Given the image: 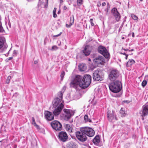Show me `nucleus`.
<instances>
[{
    "instance_id": "obj_1",
    "label": "nucleus",
    "mask_w": 148,
    "mask_h": 148,
    "mask_svg": "<svg viewBox=\"0 0 148 148\" xmlns=\"http://www.w3.org/2000/svg\"><path fill=\"white\" fill-rule=\"evenodd\" d=\"M91 80V77L89 75H85L84 77L77 75L71 81L70 86L76 88L79 86L82 88H85L90 85Z\"/></svg>"
},
{
    "instance_id": "obj_2",
    "label": "nucleus",
    "mask_w": 148,
    "mask_h": 148,
    "mask_svg": "<svg viewBox=\"0 0 148 148\" xmlns=\"http://www.w3.org/2000/svg\"><path fill=\"white\" fill-rule=\"evenodd\" d=\"M62 92H60L58 93L57 96L53 101V107L55 108L53 113L56 116L58 115L64 108V102L62 100Z\"/></svg>"
},
{
    "instance_id": "obj_3",
    "label": "nucleus",
    "mask_w": 148,
    "mask_h": 148,
    "mask_svg": "<svg viewBox=\"0 0 148 148\" xmlns=\"http://www.w3.org/2000/svg\"><path fill=\"white\" fill-rule=\"evenodd\" d=\"M110 90L114 93L119 92L122 88L121 82L116 80L112 82L109 85Z\"/></svg>"
},
{
    "instance_id": "obj_4",
    "label": "nucleus",
    "mask_w": 148,
    "mask_h": 148,
    "mask_svg": "<svg viewBox=\"0 0 148 148\" xmlns=\"http://www.w3.org/2000/svg\"><path fill=\"white\" fill-rule=\"evenodd\" d=\"M80 130L84 132L85 135L89 137H92L95 134L94 130L91 128L88 127H83L80 128Z\"/></svg>"
},
{
    "instance_id": "obj_5",
    "label": "nucleus",
    "mask_w": 148,
    "mask_h": 148,
    "mask_svg": "<svg viewBox=\"0 0 148 148\" xmlns=\"http://www.w3.org/2000/svg\"><path fill=\"white\" fill-rule=\"evenodd\" d=\"M107 113V119L109 121L114 122L117 120V118L114 111L108 110Z\"/></svg>"
},
{
    "instance_id": "obj_6",
    "label": "nucleus",
    "mask_w": 148,
    "mask_h": 148,
    "mask_svg": "<svg viewBox=\"0 0 148 148\" xmlns=\"http://www.w3.org/2000/svg\"><path fill=\"white\" fill-rule=\"evenodd\" d=\"M93 78L96 81H101L102 80L103 75L101 71L98 69L95 71L93 73Z\"/></svg>"
},
{
    "instance_id": "obj_7",
    "label": "nucleus",
    "mask_w": 148,
    "mask_h": 148,
    "mask_svg": "<svg viewBox=\"0 0 148 148\" xmlns=\"http://www.w3.org/2000/svg\"><path fill=\"white\" fill-rule=\"evenodd\" d=\"M119 72L118 70L115 69L112 70L109 73L108 77L111 81L114 80L119 76Z\"/></svg>"
},
{
    "instance_id": "obj_8",
    "label": "nucleus",
    "mask_w": 148,
    "mask_h": 148,
    "mask_svg": "<svg viewBox=\"0 0 148 148\" xmlns=\"http://www.w3.org/2000/svg\"><path fill=\"white\" fill-rule=\"evenodd\" d=\"M51 125L53 129L57 131H60L62 129V125L58 121H53L51 123Z\"/></svg>"
},
{
    "instance_id": "obj_9",
    "label": "nucleus",
    "mask_w": 148,
    "mask_h": 148,
    "mask_svg": "<svg viewBox=\"0 0 148 148\" xmlns=\"http://www.w3.org/2000/svg\"><path fill=\"white\" fill-rule=\"evenodd\" d=\"M98 52L102 54L106 58H109V53L104 47L102 46H99L98 47Z\"/></svg>"
},
{
    "instance_id": "obj_10",
    "label": "nucleus",
    "mask_w": 148,
    "mask_h": 148,
    "mask_svg": "<svg viewBox=\"0 0 148 148\" xmlns=\"http://www.w3.org/2000/svg\"><path fill=\"white\" fill-rule=\"evenodd\" d=\"M75 135L78 139L82 142H84L87 140V138L86 135L82 131H80L76 132Z\"/></svg>"
},
{
    "instance_id": "obj_11",
    "label": "nucleus",
    "mask_w": 148,
    "mask_h": 148,
    "mask_svg": "<svg viewBox=\"0 0 148 148\" xmlns=\"http://www.w3.org/2000/svg\"><path fill=\"white\" fill-rule=\"evenodd\" d=\"M64 113L62 114V118L66 121H68L71 116L72 110L69 109H64L63 110Z\"/></svg>"
},
{
    "instance_id": "obj_12",
    "label": "nucleus",
    "mask_w": 148,
    "mask_h": 148,
    "mask_svg": "<svg viewBox=\"0 0 148 148\" xmlns=\"http://www.w3.org/2000/svg\"><path fill=\"white\" fill-rule=\"evenodd\" d=\"M58 138L60 140L63 142L66 141L68 139L67 134L63 131L60 132L59 133Z\"/></svg>"
},
{
    "instance_id": "obj_13",
    "label": "nucleus",
    "mask_w": 148,
    "mask_h": 148,
    "mask_svg": "<svg viewBox=\"0 0 148 148\" xmlns=\"http://www.w3.org/2000/svg\"><path fill=\"white\" fill-rule=\"evenodd\" d=\"M112 13L115 18V20L118 22L121 18V16L118 12L117 9L116 8H114L112 10Z\"/></svg>"
},
{
    "instance_id": "obj_14",
    "label": "nucleus",
    "mask_w": 148,
    "mask_h": 148,
    "mask_svg": "<svg viewBox=\"0 0 148 148\" xmlns=\"http://www.w3.org/2000/svg\"><path fill=\"white\" fill-rule=\"evenodd\" d=\"M104 60L103 57L101 56H98L93 60L94 62L97 65L100 64L103 65L104 63Z\"/></svg>"
},
{
    "instance_id": "obj_15",
    "label": "nucleus",
    "mask_w": 148,
    "mask_h": 148,
    "mask_svg": "<svg viewBox=\"0 0 148 148\" xmlns=\"http://www.w3.org/2000/svg\"><path fill=\"white\" fill-rule=\"evenodd\" d=\"M92 47L89 45L85 46L83 50V52L85 55L87 56L89 55L91 51Z\"/></svg>"
},
{
    "instance_id": "obj_16",
    "label": "nucleus",
    "mask_w": 148,
    "mask_h": 148,
    "mask_svg": "<svg viewBox=\"0 0 148 148\" xmlns=\"http://www.w3.org/2000/svg\"><path fill=\"white\" fill-rule=\"evenodd\" d=\"M44 114L45 118L47 120L51 121L54 119V115L51 112L48 111H46L45 112Z\"/></svg>"
},
{
    "instance_id": "obj_17",
    "label": "nucleus",
    "mask_w": 148,
    "mask_h": 148,
    "mask_svg": "<svg viewBox=\"0 0 148 148\" xmlns=\"http://www.w3.org/2000/svg\"><path fill=\"white\" fill-rule=\"evenodd\" d=\"M148 114V105L146 106L143 108L142 114L141 115L142 119L143 120L144 118L143 117L147 115Z\"/></svg>"
},
{
    "instance_id": "obj_18",
    "label": "nucleus",
    "mask_w": 148,
    "mask_h": 148,
    "mask_svg": "<svg viewBox=\"0 0 148 148\" xmlns=\"http://www.w3.org/2000/svg\"><path fill=\"white\" fill-rule=\"evenodd\" d=\"M67 148H77V145L74 142H71L67 145Z\"/></svg>"
},
{
    "instance_id": "obj_19",
    "label": "nucleus",
    "mask_w": 148,
    "mask_h": 148,
    "mask_svg": "<svg viewBox=\"0 0 148 148\" xmlns=\"http://www.w3.org/2000/svg\"><path fill=\"white\" fill-rule=\"evenodd\" d=\"M64 126L65 129L69 132H72L73 129L71 125L69 124H64Z\"/></svg>"
},
{
    "instance_id": "obj_20",
    "label": "nucleus",
    "mask_w": 148,
    "mask_h": 148,
    "mask_svg": "<svg viewBox=\"0 0 148 148\" xmlns=\"http://www.w3.org/2000/svg\"><path fill=\"white\" fill-rule=\"evenodd\" d=\"M100 140L99 136H97L93 139V142L95 144L98 145L100 142Z\"/></svg>"
},
{
    "instance_id": "obj_21",
    "label": "nucleus",
    "mask_w": 148,
    "mask_h": 148,
    "mask_svg": "<svg viewBox=\"0 0 148 148\" xmlns=\"http://www.w3.org/2000/svg\"><path fill=\"white\" fill-rule=\"evenodd\" d=\"M79 69L81 71H85L86 69V66L85 64H82L79 66Z\"/></svg>"
},
{
    "instance_id": "obj_22",
    "label": "nucleus",
    "mask_w": 148,
    "mask_h": 148,
    "mask_svg": "<svg viewBox=\"0 0 148 148\" xmlns=\"http://www.w3.org/2000/svg\"><path fill=\"white\" fill-rule=\"evenodd\" d=\"M4 45V41L1 37H0V50L1 49Z\"/></svg>"
},
{
    "instance_id": "obj_23",
    "label": "nucleus",
    "mask_w": 148,
    "mask_h": 148,
    "mask_svg": "<svg viewBox=\"0 0 148 148\" xmlns=\"http://www.w3.org/2000/svg\"><path fill=\"white\" fill-rule=\"evenodd\" d=\"M135 63V62L133 60H130L127 63V66H129Z\"/></svg>"
},
{
    "instance_id": "obj_24",
    "label": "nucleus",
    "mask_w": 148,
    "mask_h": 148,
    "mask_svg": "<svg viewBox=\"0 0 148 148\" xmlns=\"http://www.w3.org/2000/svg\"><path fill=\"white\" fill-rule=\"evenodd\" d=\"M84 120L85 121V122H91V120L88 118V116L87 115H85L84 117Z\"/></svg>"
},
{
    "instance_id": "obj_25",
    "label": "nucleus",
    "mask_w": 148,
    "mask_h": 148,
    "mask_svg": "<svg viewBox=\"0 0 148 148\" xmlns=\"http://www.w3.org/2000/svg\"><path fill=\"white\" fill-rule=\"evenodd\" d=\"M120 112L121 114V116L122 117H124L125 116L126 114L125 110L123 108H121L120 110Z\"/></svg>"
},
{
    "instance_id": "obj_26",
    "label": "nucleus",
    "mask_w": 148,
    "mask_h": 148,
    "mask_svg": "<svg viewBox=\"0 0 148 148\" xmlns=\"http://www.w3.org/2000/svg\"><path fill=\"white\" fill-rule=\"evenodd\" d=\"M56 10L57 8H55L53 11V16L54 18H56L57 16L56 14Z\"/></svg>"
},
{
    "instance_id": "obj_27",
    "label": "nucleus",
    "mask_w": 148,
    "mask_h": 148,
    "mask_svg": "<svg viewBox=\"0 0 148 148\" xmlns=\"http://www.w3.org/2000/svg\"><path fill=\"white\" fill-rule=\"evenodd\" d=\"M74 18L73 16V15L72 17L71 16L70 18V24L71 25H72L74 23Z\"/></svg>"
},
{
    "instance_id": "obj_28",
    "label": "nucleus",
    "mask_w": 148,
    "mask_h": 148,
    "mask_svg": "<svg viewBox=\"0 0 148 148\" xmlns=\"http://www.w3.org/2000/svg\"><path fill=\"white\" fill-rule=\"evenodd\" d=\"M131 17L134 20H136L138 19V17L135 14H131Z\"/></svg>"
},
{
    "instance_id": "obj_29",
    "label": "nucleus",
    "mask_w": 148,
    "mask_h": 148,
    "mask_svg": "<svg viewBox=\"0 0 148 148\" xmlns=\"http://www.w3.org/2000/svg\"><path fill=\"white\" fill-rule=\"evenodd\" d=\"M65 75V72L64 71H63L61 72L60 76H61V79L62 80L63 79V77Z\"/></svg>"
},
{
    "instance_id": "obj_30",
    "label": "nucleus",
    "mask_w": 148,
    "mask_h": 148,
    "mask_svg": "<svg viewBox=\"0 0 148 148\" xmlns=\"http://www.w3.org/2000/svg\"><path fill=\"white\" fill-rule=\"evenodd\" d=\"M11 77L10 76H8L6 80V83L7 84H8L10 82V80L11 79Z\"/></svg>"
},
{
    "instance_id": "obj_31",
    "label": "nucleus",
    "mask_w": 148,
    "mask_h": 148,
    "mask_svg": "<svg viewBox=\"0 0 148 148\" xmlns=\"http://www.w3.org/2000/svg\"><path fill=\"white\" fill-rule=\"evenodd\" d=\"M147 82L146 80H144L142 83V85L143 87L145 86L146 85Z\"/></svg>"
},
{
    "instance_id": "obj_32",
    "label": "nucleus",
    "mask_w": 148,
    "mask_h": 148,
    "mask_svg": "<svg viewBox=\"0 0 148 148\" xmlns=\"http://www.w3.org/2000/svg\"><path fill=\"white\" fill-rule=\"evenodd\" d=\"M58 49V47L57 46L54 45L52 47V50H55Z\"/></svg>"
},
{
    "instance_id": "obj_33",
    "label": "nucleus",
    "mask_w": 148,
    "mask_h": 148,
    "mask_svg": "<svg viewBox=\"0 0 148 148\" xmlns=\"http://www.w3.org/2000/svg\"><path fill=\"white\" fill-rule=\"evenodd\" d=\"M3 28L1 25V23L0 22V33L3 32Z\"/></svg>"
},
{
    "instance_id": "obj_34",
    "label": "nucleus",
    "mask_w": 148,
    "mask_h": 148,
    "mask_svg": "<svg viewBox=\"0 0 148 148\" xmlns=\"http://www.w3.org/2000/svg\"><path fill=\"white\" fill-rule=\"evenodd\" d=\"M17 54V51L15 50H14L13 53V56H16Z\"/></svg>"
},
{
    "instance_id": "obj_35",
    "label": "nucleus",
    "mask_w": 148,
    "mask_h": 148,
    "mask_svg": "<svg viewBox=\"0 0 148 148\" xmlns=\"http://www.w3.org/2000/svg\"><path fill=\"white\" fill-rule=\"evenodd\" d=\"M77 3L78 4L81 5L82 4V0H77Z\"/></svg>"
},
{
    "instance_id": "obj_36",
    "label": "nucleus",
    "mask_w": 148,
    "mask_h": 148,
    "mask_svg": "<svg viewBox=\"0 0 148 148\" xmlns=\"http://www.w3.org/2000/svg\"><path fill=\"white\" fill-rule=\"evenodd\" d=\"M32 123L33 125H34V124H35V123H36L35 121V119L34 117H32Z\"/></svg>"
},
{
    "instance_id": "obj_37",
    "label": "nucleus",
    "mask_w": 148,
    "mask_h": 148,
    "mask_svg": "<svg viewBox=\"0 0 148 148\" xmlns=\"http://www.w3.org/2000/svg\"><path fill=\"white\" fill-rule=\"evenodd\" d=\"M93 21V19L92 18H91L90 19V23L91 24V25L92 26H94V24L93 23L92 21Z\"/></svg>"
},
{
    "instance_id": "obj_38",
    "label": "nucleus",
    "mask_w": 148,
    "mask_h": 148,
    "mask_svg": "<svg viewBox=\"0 0 148 148\" xmlns=\"http://www.w3.org/2000/svg\"><path fill=\"white\" fill-rule=\"evenodd\" d=\"M35 126L38 129H39V126L36 124V123H35V124L33 125Z\"/></svg>"
},
{
    "instance_id": "obj_39",
    "label": "nucleus",
    "mask_w": 148,
    "mask_h": 148,
    "mask_svg": "<svg viewBox=\"0 0 148 148\" xmlns=\"http://www.w3.org/2000/svg\"><path fill=\"white\" fill-rule=\"evenodd\" d=\"M62 33V32H60L59 34H58V35L53 36V37H58L60 36L61 35Z\"/></svg>"
},
{
    "instance_id": "obj_40",
    "label": "nucleus",
    "mask_w": 148,
    "mask_h": 148,
    "mask_svg": "<svg viewBox=\"0 0 148 148\" xmlns=\"http://www.w3.org/2000/svg\"><path fill=\"white\" fill-rule=\"evenodd\" d=\"M101 2L99 1H98L97 3V5L98 6V7H99L101 6Z\"/></svg>"
},
{
    "instance_id": "obj_41",
    "label": "nucleus",
    "mask_w": 148,
    "mask_h": 148,
    "mask_svg": "<svg viewBox=\"0 0 148 148\" xmlns=\"http://www.w3.org/2000/svg\"><path fill=\"white\" fill-rule=\"evenodd\" d=\"M71 25V24H70L69 25H68V24H66V27H68V28H69V27H71V25Z\"/></svg>"
},
{
    "instance_id": "obj_42",
    "label": "nucleus",
    "mask_w": 148,
    "mask_h": 148,
    "mask_svg": "<svg viewBox=\"0 0 148 148\" xmlns=\"http://www.w3.org/2000/svg\"><path fill=\"white\" fill-rule=\"evenodd\" d=\"M123 103H129L130 102L129 101V102H128V101H123Z\"/></svg>"
},
{
    "instance_id": "obj_43",
    "label": "nucleus",
    "mask_w": 148,
    "mask_h": 148,
    "mask_svg": "<svg viewBox=\"0 0 148 148\" xmlns=\"http://www.w3.org/2000/svg\"><path fill=\"white\" fill-rule=\"evenodd\" d=\"M106 5V3L105 2H103L102 4V5L103 6H105Z\"/></svg>"
},
{
    "instance_id": "obj_44",
    "label": "nucleus",
    "mask_w": 148,
    "mask_h": 148,
    "mask_svg": "<svg viewBox=\"0 0 148 148\" xmlns=\"http://www.w3.org/2000/svg\"><path fill=\"white\" fill-rule=\"evenodd\" d=\"M67 8L66 6H64L63 7V9L64 10H66Z\"/></svg>"
},
{
    "instance_id": "obj_45",
    "label": "nucleus",
    "mask_w": 148,
    "mask_h": 148,
    "mask_svg": "<svg viewBox=\"0 0 148 148\" xmlns=\"http://www.w3.org/2000/svg\"><path fill=\"white\" fill-rule=\"evenodd\" d=\"M12 58H13V57H9L8 58V60H10L12 59Z\"/></svg>"
},
{
    "instance_id": "obj_46",
    "label": "nucleus",
    "mask_w": 148,
    "mask_h": 148,
    "mask_svg": "<svg viewBox=\"0 0 148 148\" xmlns=\"http://www.w3.org/2000/svg\"><path fill=\"white\" fill-rule=\"evenodd\" d=\"M38 62V61L37 60H36V61H34V63L35 64H37Z\"/></svg>"
},
{
    "instance_id": "obj_47",
    "label": "nucleus",
    "mask_w": 148,
    "mask_h": 148,
    "mask_svg": "<svg viewBox=\"0 0 148 148\" xmlns=\"http://www.w3.org/2000/svg\"><path fill=\"white\" fill-rule=\"evenodd\" d=\"M60 4L62 3L63 2V0H60Z\"/></svg>"
},
{
    "instance_id": "obj_48",
    "label": "nucleus",
    "mask_w": 148,
    "mask_h": 148,
    "mask_svg": "<svg viewBox=\"0 0 148 148\" xmlns=\"http://www.w3.org/2000/svg\"><path fill=\"white\" fill-rule=\"evenodd\" d=\"M125 56V58L126 59H127V56H128V55L127 54Z\"/></svg>"
},
{
    "instance_id": "obj_49",
    "label": "nucleus",
    "mask_w": 148,
    "mask_h": 148,
    "mask_svg": "<svg viewBox=\"0 0 148 148\" xmlns=\"http://www.w3.org/2000/svg\"><path fill=\"white\" fill-rule=\"evenodd\" d=\"M122 49H123L125 51H127L129 50L128 49H123V48H122Z\"/></svg>"
},
{
    "instance_id": "obj_50",
    "label": "nucleus",
    "mask_w": 148,
    "mask_h": 148,
    "mask_svg": "<svg viewBox=\"0 0 148 148\" xmlns=\"http://www.w3.org/2000/svg\"><path fill=\"white\" fill-rule=\"evenodd\" d=\"M60 10H59L58 11V14H60Z\"/></svg>"
},
{
    "instance_id": "obj_51",
    "label": "nucleus",
    "mask_w": 148,
    "mask_h": 148,
    "mask_svg": "<svg viewBox=\"0 0 148 148\" xmlns=\"http://www.w3.org/2000/svg\"><path fill=\"white\" fill-rule=\"evenodd\" d=\"M132 36L133 37H134V33H132Z\"/></svg>"
},
{
    "instance_id": "obj_52",
    "label": "nucleus",
    "mask_w": 148,
    "mask_h": 148,
    "mask_svg": "<svg viewBox=\"0 0 148 148\" xmlns=\"http://www.w3.org/2000/svg\"><path fill=\"white\" fill-rule=\"evenodd\" d=\"M121 54H123V55H127V54H126L125 53H121Z\"/></svg>"
},
{
    "instance_id": "obj_53",
    "label": "nucleus",
    "mask_w": 148,
    "mask_h": 148,
    "mask_svg": "<svg viewBox=\"0 0 148 148\" xmlns=\"http://www.w3.org/2000/svg\"><path fill=\"white\" fill-rule=\"evenodd\" d=\"M16 147H17V146L16 145H14V148H16Z\"/></svg>"
},
{
    "instance_id": "obj_54",
    "label": "nucleus",
    "mask_w": 148,
    "mask_h": 148,
    "mask_svg": "<svg viewBox=\"0 0 148 148\" xmlns=\"http://www.w3.org/2000/svg\"><path fill=\"white\" fill-rule=\"evenodd\" d=\"M122 39L123 40V39H125V37H122Z\"/></svg>"
},
{
    "instance_id": "obj_55",
    "label": "nucleus",
    "mask_w": 148,
    "mask_h": 148,
    "mask_svg": "<svg viewBox=\"0 0 148 148\" xmlns=\"http://www.w3.org/2000/svg\"><path fill=\"white\" fill-rule=\"evenodd\" d=\"M133 50H133V49H131V50H129V51H133Z\"/></svg>"
},
{
    "instance_id": "obj_56",
    "label": "nucleus",
    "mask_w": 148,
    "mask_h": 148,
    "mask_svg": "<svg viewBox=\"0 0 148 148\" xmlns=\"http://www.w3.org/2000/svg\"><path fill=\"white\" fill-rule=\"evenodd\" d=\"M47 5H45V8H47Z\"/></svg>"
},
{
    "instance_id": "obj_57",
    "label": "nucleus",
    "mask_w": 148,
    "mask_h": 148,
    "mask_svg": "<svg viewBox=\"0 0 148 148\" xmlns=\"http://www.w3.org/2000/svg\"><path fill=\"white\" fill-rule=\"evenodd\" d=\"M88 60H89V61H90V59H88Z\"/></svg>"
},
{
    "instance_id": "obj_58",
    "label": "nucleus",
    "mask_w": 148,
    "mask_h": 148,
    "mask_svg": "<svg viewBox=\"0 0 148 148\" xmlns=\"http://www.w3.org/2000/svg\"><path fill=\"white\" fill-rule=\"evenodd\" d=\"M140 1H142L143 0H140Z\"/></svg>"
},
{
    "instance_id": "obj_59",
    "label": "nucleus",
    "mask_w": 148,
    "mask_h": 148,
    "mask_svg": "<svg viewBox=\"0 0 148 148\" xmlns=\"http://www.w3.org/2000/svg\"><path fill=\"white\" fill-rule=\"evenodd\" d=\"M48 3V1H47V3Z\"/></svg>"
}]
</instances>
